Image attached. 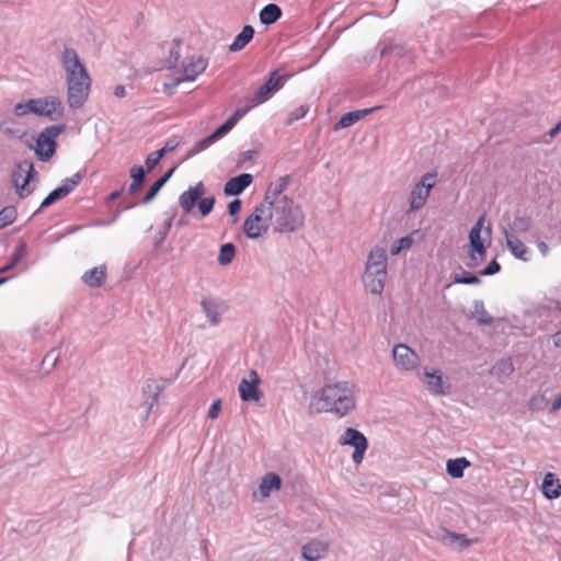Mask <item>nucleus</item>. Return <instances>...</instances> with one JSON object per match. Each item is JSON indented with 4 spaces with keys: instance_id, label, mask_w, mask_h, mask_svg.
<instances>
[{
    "instance_id": "nucleus-1",
    "label": "nucleus",
    "mask_w": 561,
    "mask_h": 561,
    "mask_svg": "<svg viewBox=\"0 0 561 561\" xmlns=\"http://www.w3.org/2000/svg\"><path fill=\"white\" fill-rule=\"evenodd\" d=\"M357 388L350 381L327 383L314 393L312 401L318 412H329L337 416H345L356 407Z\"/></svg>"
},
{
    "instance_id": "nucleus-2",
    "label": "nucleus",
    "mask_w": 561,
    "mask_h": 561,
    "mask_svg": "<svg viewBox=\"0 0 561 561\" xmlns=\"http://www.w3.org/2000/svg\"><path fill=\"white\" fill-rule=\"evenodd\" d=\"M388 277V254L382 247L370 249L365 263L362 282L366 291L380 296Z\"/></svg>"
},
{
    "instance_id": "nucleus-3",
    "label": "nucleus",
    "mask_w": 561,
    "mask_h": 561,
    "mask_svg": "<svg viewBox=\"0 0 561 561\" xmlns=\"http://www.w3.org/2000/svg\"><path fill=\"white\" fill-rule=\"evenodd\" d=\"M273 228L275 232H295L305 224V214L301 207L290 197L271 206Z\"/></svg>"
},
{
    "instance_id": "nucleus-4",
    "label": "nucleus",
    "mask_w": 561,
    "mask_h": 561,
    "mask_svg": "<svg viewBox=\"0 0 561 561\" xmlns=\"http://www.w3.org/2000/svg\"><path fill=\"white\" fill-rule=\"evenodd\" d=\"M272 222L271 206L263 202L244 219L242 229L249 239H259L266 233Z\"/></svg>"
},
{
    "instance_id": "nucleus-5",
    "label": "nucleus",
    "mask_w": 561,
    "mask_h": 561,
    "mask_svg": "<svg viewBox=\"0 0 561 561\" xmlns=\"http://www.w3.org/2000/svg\"><path fill=\"white\" fill-rule=\"evenodd\" d=\"M65 130V125H51L44 128L37 139L35 153L43 162L49 160L56 152V138Z\"/></svg>"
},
{
    "instance_id": "nucleus-6",
    "label": "nucleus",
    "mask_w": 561,
    "mask_h": 561,
    "mask_svg": "<svg viewBox=\"0 0 561 561\" xmlns=\"http://www.w3.org/2000/svg\"><path fill=\"white\" fill-rule=\"evenodd\" d=\"M34 175V164L30 160L18 162L12 170L11 182L15 193L20 198H25L32 194L33 190L28 187L30 181Z\"/></svg>"
},
{
    "instance_id": "nucleus-7",
    "label": "nucleus",
    "mask_w": 561,
    "mask_h": 561,
    "mask_svg": "<svg viewBox=\"0 0 561 561\" xmlns=\"http://www.w3.org/2000/svg\"><path fill=\"white\" fill-rule=\"evenodd\" d=\"M91 88L90 76L67 80V102L69 107L78 110L87 102Z\"/></svg>"
},
{
    "instance_id": "nucleus-8",
    "label": "nucleus",
    "mask_w": 561,
    "mask_h": 561,
    "mask_svg": "<svg viewBox=\"0 0 561 561\" xmlns=\"http://www.w3.org/2000/svg\"><path fill=\"white\" fill-rule=\"evenodd\" d=\"M436 176V172H427L422 175L420 181L411 191L410 207L408 213H414L425 205L430 193L435 185Z\"/></svg>"
},
{
    "instance_id": "nucleus-9",
    "label": "nucleus",
    "mask_w": 561,
    "mask_h": 561,
    "mask_svg": "<svg viewBox=\"0 0 561 561\" xmlns=\"http://www.w3.org/2000/svg\"><path fill=\"white\" fill-rule=\"evenodd\" d=\"M34 114L45 116L51 121H57L64 115V104L61 100L54 95L41 99H32Z\"/></svg>"
},
{
    "instance_id": "nucleus-10",
    "label": "nucleus",
    "mask_w": 561,
    "mask_h": 561,
    "mask_svg": "<svg viewBox=\"0 0 561 561\" xmlns=\"http://www.w3.org/2000/svg\"><path fill=\"white\" fill-rule=\"evenodd\" d=\"M340 444L354 447L352 459L356 465L363 461L364 455L368 448V442L362 432L352 427L346 428L340 438Z\"/></svg>"
},
{
    "instance_id": "nucleus-11",
    "label": "nucleus",
    "mask_w": 561,
    "mask_h": 561,
    "mask_svg": "<svg viewBox=\"0 0 561 561\" xmlns=\"http://www.w3.org/2000/svg\"><path fill=\"white\" fill-rule=\"evenodd\" d=\"M60 61L66 72V80L90 76L87 67L73 48L65 47L60 56Z\"/></svg>"
},
{
    "instance_id": "nucleus-12",
    "label": "nucleus",
    "mask_w": 561,
    "mask_h": 561,
    "mask_svg": "<svg viewBox=\"0 0 561 561\" xmlns=\"http://www.w3.org/2000/svg\"><path fill=\"white\" fill-rule=\"evenodd\" d=\"M82 181V174L80 172L75 173L72 176L67 178L62 181L61 185L53 190L42 202L39 208L35 211L38 214L42 209L49 207L57 201L68 196Z\"/></svg>"
},
{
    "instance_id": "nucleus-13",
    "label": "nucleus",
    "mask_w": 561,
    "mask_h": 561,
    "mask_svg": "<svg viewBox=\"0 0 561 561\" xmlns=\"http://www.w3.org/2000/svg\"><path fill=\"white\" fill-rule=\"evenodd\" d=\"M482 218H480L469 232V242L471 251L469 252L470 266H479L485 256V247L481 240Z\"/></svg>"
},
{
    "instance_id": "nucleus-14",
    "label": "nucleus",
    "mask_w": 561,
    "mask_h": 561,
    "mask_svg": "<svg viewBox=\"0 0 561 561\" xmlns=\"http://www.w3.org/2000/svg\"><path fill=\"white\" fill-rule=\"evenodd\" d=\"M393 362L397 368L408 371L419 364L417 354L405 344H397L392 351Z\"/></svg>"
},
{
    "instance_id": "nucleus-15",
    "label": "nucleus",
    "mask_w": 561,
    "mask_h": 561,
    "mask_svg": "<svg viewBox=\"0 0 561 561\" xmlns=\"http://www.w3.org/2000/svg\"><path fill=\"white\" fill-rule=\"evenodd\" d=\"M201 308L213 327H217L221 322V316L228 310L224 300L211 297H204L201 300Z\"/></svg>"
},
{
    "instance_id": "nucleus-16",
    "label": "nucleus",
    "mask_w": 561,
    "mask_h": 561,
    "mask_svg": "<svg viewBox=\"0 0 561 561\" xmlns=\"http://www.w3.org/2000/svg\"><path fill=\"white\" fill-rule=\"evenodd\" d=\"M250 379L243 378L238 387L240 398L243 402L259 401L262 392L259 389L261 379L255 370L249 374Z\"/></svg>"
},
{
    "instance_id": "nucleus-17",
    "label": "nucleus",
    "mask_w": 561,
    "mask_h": 561,
    "mask_svg": "<svg viewBox=\"0 0 561 561\" xmlns=\"http://www.w3.org/2000/svg\"><path fill=\"white\" fill-rule=\"evenodd\" d=\"M289 183V175H283L276 181L270 183L265 191L263 203L268 206H273V204L283 201L284 197H287L286 195H283V193L288 187Z\"/></svg>"
},
{
    "instance_id": "nucleus-18",
    "label": "nucleus",
    "mask_w": 561,
    "mask_h": 561,
    "mask_svg": "<svg viewBox=\"0 0 561 561\" xmlns=\"http://www.w3.org/2000/svg\"><path fill=\"white\" fill-rule=\"evenodd\" d=\"M329 542L319 539H312L301 547V554L306 561H320L329 552Z\"/></svg>"
},
{
    "instance_id": "nucleus-19",
    "label": "nucleus",
    "mask_w": 561,
    "mask_h": 561,
    "mask_svg": "<svg viewBox=\"0 0 561 561\" xmlns=\"http://www.w3.org/2000/svg\"><path fill=\"white\" fill-rule=\"evenodd\" d=\"M208 61L202 56H192L187 61L182 64V72L184 81H195L207 68Z\"/></svg>"
},
{
    "instance_id": "nucleus-20",
    "label": "nucleus",
    "mask_w": 561,
    "mask_h": 561,
    "mask_svg": "<svg viewBox=\"0 0 561 561\" xmlns=\"http://www.w3.org/2000/svg\"><path fill=\"white\" fill-rule=\"evenodd\" d=\"M205 192V186L203 182H198L194 186H190L185 192H183L179 197V203L182 209L185 213H190L197 201L202 197Z\"/></svg>"
},
{
    "instance_id": "nucleus-21",
    "label": "nucleus",
    "mask_w": 561,
    "mask_h": 561,
    "mask_svg": "<svg viewBox=\"0 0 561 561\" xmlns=\"http://www.w3.org/2000/svg\"><path fill=\"white\" fill-rule=\"evenodd\" d=\"M378 108H379V106H374V107L347 112V113L343 114L340 117V119L334 124L333 129L336 131V130H340L343 128L351 127L358 121L363 119L367 115L377 111Z\"/></svg>"
},
{
    "instance_id": "nucleus-22",
    "label": "nucleus",
    "mask_w": 561,
    "mask_h": 561,
    "mask_svg": "<svg viewBox=\"0 0 561 561\" xmlns=\"http://www.w3.org/2000/svg\"><path fill=\"white\" fill-rule=\"evenodd\" d=\"M253 176L249 173H242L238 176L228 180L224 186V193L227 196H236L241 194L248 186L251 185Z\"/></svg>"
},
{
    "instance_id": "nucleus-23",
    "label": "nucleus",
    "mask_w": 561,
    "mask_h": 561,
    "mask_svg": "<svg viewBox=\"0 0 561 561\" xmlns=\"http://www.w3.org/2000/svg\"><path fill=\"white\" fill-rule=\"evenodd\" d=\"M503 234L508 250L516 259L524 262L530 260L528 248L517 237L511 233L506 228H503Z\"/></svg>"
},
{
    "instance_id": "nucleus-24",
    "label": "nucleus",
    "mask_w": 561,
    "mask_h": 561,
    "mask_svg": "<svg viewBox=\"0 0 561 561\" xmlns=\"http://www.w3.org/2000/svg\"><path fill=\"white\" fill-rule=\"evenodd\" d=\"M164 385L157 380H149L144 387V393L146 396L145 405L147 408V416L151 412L152 408L158 403L159 396L163 391Z\"/></svg>"
},
{
    "instance_id": "nucleus-25",
    "label": "nucleus",
    "mask_w": 561,
    "mask_h": 561,
    "mask_svg": "<svg viewBox=\"0 0 561 561\" xmlns=\"http://www.w3.org/2000/svg\"><path fill=\"white\" fill-rule=\"evenodd\" d=\"M541 491L548 500H554L561 496V483L552 472H547L543 477Z\"/></svg>"
},
{
    "instance_id": "nucleus-26",
    "label": "nucleus",
    "mask_w": 561,
    "mask_h": 561,
    "mask_svg": "<svg viewBox=\"0 0 561 561\" xmlns=\"http://www.w3.org/2000/svg\"><path fill=\"white\" fill-rule=\"evenodd\" d=\"M28 248L24 239H20L10 255L9 262L0 268V273L8 272L16 266L27 254Z\"/></svg>"
},
{
    "instance_id": "nucleus-27",
    "label": "nucleus",
    "mask_w": 561,
    "mask_h": 561,
    "mask_svg": "<svg viewBox=\"0 0 561 561\" xmlns=\"http://www.w3.org/2000/svg\"><path fill=\"white\" fill-rule=\"evenodd\" d=\"M424 375L427 378V389L431 393L438 396L446 392L444 388L443 376L438 369H425Z\"/></svg>"
},
{
    "instance_id": "nucleus-28",
    "label": "nucleus",
    "mask_w": 561,
    "mask_h": 561,
    "mask_svg": "<svg viewBox=\"0 0 561 561\" xmlns=\"http://www.w3.org/2000/svg\"><path fill=\"white\" fill-rule=\"evenodd\" d=\"M280 484L282 480L279 476L274 472H268L262 478L259 490L263 497H267L273 491L279 490Z\"/></svg>"
},
{
    "instance_id": "nucleus-29",
    "label": "nucleus",
    "mask_w": 561,
    "mask_h": 561,
    "mask_svg": "<svg viewBox=\"0 0 561 561\" xmlns=\"http://www.w3.org/2000/svg\"><path fill=\"white\" fill-rule=\"evenodd\" d=\"M105 275L106 268L104 265L95 266L83 274L82 280L90 287H100L105 279Z\"/></svg>"
},
{
    "instance_id": "nucleus-30",
    "label": "nucleus",
    "mask_w": 561,
    "mask_h": 561,
    "mask_svg": "<svg viewBox=\"0 0 561 561\" xmlns=\"http://www.w3.org/2000/svg\"><path fill=\"white\" fill-rule=\"evenodd\" d=\"M254 28L251 25L243 26L242 31L234 37L229 45L230 51H239L243 49L253 38Z\"/></svg>"
},
{
    "instance_id": "nucleus-31",
    "label": "nucleus",
    "mask_w": 561,
    "mask_h": 561,
    "mask_svg": "<svg viewBox=\"0 0 561 561\" xmlns=\"http://www.w3.org/2000/svg\"><path fill=\"white\" fill-rule=\"evenodd\" d=\"M260 22L264 25H272L282 16L280 8L275 3H268L260 11Z\"/></svg>"
},
{
    "instance_id": "nucleus-32",
    "label": "nucleus",
    "mask_w": 561,
    "mask_h": 561,
    "mask_svg": "<svg viewBox=\"0 0 561 561\" xmlns=\"http://www.w3.org/2000/svg\"><path fill=\"white\" fill-rule=\"evenodd\" d=\"M470 466V461L465 457L449 459L446 465L447 473L455 479H459L463 476V470Z\"/></svg>"
},
{
    "instance_id": "nucleus-33",
    "label": "nucleus",
    "mask_w": 561,
    "mask_h": 561,
    "mask_svg": "<svg viewBox=\"0 0 561 561\" xmlns=\"http://www.w3.org/2000/svg\"><path fill=\"white\" fill-rule=\"evenodd\" d=\"M376 49L379 51L381 57L401 56L404 51V47L402 45L388 41L387 38L381 39Z\"/></svg>"
},
{
    "instance_id": "nucleus-34",
    "label": "nucleus",
    "mask_w": 561,
    "mask_h": 561,
    "mask_svg": "<svg viewBox=\"0 0 561 561\" xmlns=\"http://www.w3.org/2000/svg\"><path fill=\"white\" fill-rule=\"evenodd\" d=\"M514 371V366L511 358L500 359L492 368L491 373L495 375L501 381L508 378Z\"/></svg>"
},
{
    "instance_id": "nucleus-35",
    "label": "nucleus",
    "mask_w": 561,
    "mask_h": 561,
    "mask_svg": "<svg viewBox=\"0 0 561 561\" xmlns=\"http://www.w3.org/2000/svg\"><path fill=\"white\" fill-rule=\"evenodd\" d=\"M472 317L478 321L479 324L488 325L493 323V318L489 314L484 305L480 300L473 302Z\"/></svg>"
},
{
    "instance_id": "nucleus-36",
    "label": "nucleus",
    "mask_w": 561,
    "mask_h": 561,
    "mask_svg": "<svg viewBox=\"0 0 561 561\" xmlns=\"http://www.w3.org/2000/svg\"><path fill=\"white\" fill-rule=\"evenodd\" d=\"M533 220L528 216H518L513 219L510 224L511 233H524L527 232L531 227Z\"/></svg>"
},
{
    "instance_id": "nucleus-37",
    "label": "nucleus",
    "mask_w": 561,
    "mask_h": 561,
    "mask_svg": "<svg viewBox=\"0 0 561 561\" xmlns=\"http://www.w3.org/2000/svg\"><path fill=\"white\" fill-rule=\"evenodd\" d=\"M274 93L275 92L271 90V88L263 83L250 99L251 106L255 107L265 103L273 96Z\"/></svg>"
},
{
    "instance_id": "nucleus-38",
    "label": "nucleus",
    "mask_w": 561,
    "mask_h": 561,
    "mask_svg": "<svg viewBox=\"0 0 561 561\" xmlns=\"http://www.w3.org/2000/svg\"><path fill=\"white\" fill-rule=\"evenodd\" d=\"M236 255V247L232 243H225L220 247L218 263L222 266L230 264Z\"/></svg>"
},
{
    "instance_id": "nucleus-39",
    "label": "nucleus",
    "mask_w": 561,
    "mask_h": 561,
    "mask_svg": "<svg viewBox=\"0 0 561 561\" xmlns=\"http://www.w3.org/2000/svg\"><path fill=\"white\" fill-rule=\"evenodd\" d=\"M288 77L289 76H280L278 70H274L270 73L264 84L271 88V90H273L274 92H277L283 88L284 82Z\"/></svg>"
},
{
    "instance_id": "nucleus-40",
    "label": "nucleus",
    "mask_w": 561,
    "mask_h": 561,
    "mask_svg": "<svg viewBox=\"0 0 561 561\" xmlns=\"http://www.w3.org/2000/svg\"><path fill=\"white\" fill-rule=\"evenodd\" d=\"M18 217V210L14 206H5L0 210V225L2 228L11 225Z\"/></svg>"
},
{
    "instance_id": "nucleus-41",
    "label": "nucleus",
    "mask_w": 561,
    "mask_h": 561,
    "mask_svg": "<svg viewBox=\"0 0 561 561\" xmlns=\"http://www.w3.org/2000/svg\"><path fill=\"white\" fill-rule=\"evenodd\" d=\"M214 142H216L215 138H213L211 134L207 137L199 139L194 144V146L190 149L187 153V158H191L204 150H206L209 146H211Z\"/></svg>"
},
{
    "instance_id": "nucleus-42",
    "label": "nucleus",
    "mask_w": 561,
    "mask_h": 561,
    "mask_svg": "<svg viewBox=\"0 0 561 561\" xmlns=\"http://www.w3.org/2000/svg\"><path fill=\"white\" fill-rule=\"evenodd\" d=\"M412 244L413 238L411 234L402 237L392 244L390 253L393 256L398 255L401 251L410 249Z\"/></svg>"
},
{
    "instance_id": "nucleus-43",
    "label": "nucleus",
    "mask_w": 561,
    "mask_h": 561,
    "mask_svg": "<svg viewBox=\"0 0 561 561\" xmlns=\"http://www.w3.org/2000/svg\"><path fill=\"white\" fill-rule=\"evenodd\" d=\"M453 282L455 284H465V285H479L481 283L480 278L469 272L463 271L461 274H454Z\"/></svg>"
},
{
    "instance_id": "nucleus-44",
    "label": "nucleus",
    "mask_w": 561,
    "mask_h": 561,
    "mask_svg": "<svg viewBox=\"0 0 561 561\" xmlns=\"http://www.w3.org/2000/svg\"><path fill=\"white\" fill-rule=\"evenodd\" d=\"M180 45H181V41L175 39L174 41V45L170 49V56H169V58L167 60V68L168 69L176 68L179 59L181 57Z\"/></svg>"
},
{
    "instance_id": "nucleus-45",
    "label": "nucleus",
    "mask_w": 561,
    "mask_h": 561,
    "mask_svg": "<svg viewBox=\"0 0 561 561\" xmlns=\"http://www.w3.org/2000/svg\"><path fill=\"white\" fill-rule=\"evenodd\" d=\"M308 112H309V105L302 104V105L298 106L297 108L293 110L288 114L286 124L291 125L294 122L304 118Z\"/></svg>"
},
{
    "instance_id": "nucleus-46",
    "label": "nucleus",
    "mask_w": 561,
    "mask_h": 561,
    "mask_svg": "<svg viewBox=\"0 0 561 561\" xmlns=\"http://www.w3.org/2000/svg\"><path fill=\"white\" fill-rule=\"evenodd\" d=\"M232 119L233 118H228L224 124H221L211 133V136L216 141L226 136L234 127Z\"/></svg>"
},
{
    "instance_id": "nucleus-47",
    "label": "nucleus",
    "mask_w": 561,
    "mask_h": 561,
    "mask_svg": "<svg viewBox=\"0 0 561 561\" xmlns=\"http://www.w3.org/2000/svg\"><path fill=\"white\" fill-rule=\"evenodd\" d=\"M214 205H215V197L211 196V197H205V198H199V202H198V209L202 214L203 217H206L207 215H209L214 208Z\"/></svg>"
},
{
    "instance_id": "nucleus-48",
    "label": "nucleus",
    "mask_w": 561,
    "mask_h": 561,
    "mask_svg": "<svg viewBox=\"0 0 561 561\" xmlns=\"http://www.w3.org/2000/svg\"><path fill=\"white\" fill-rule=\"evenodd\" d=\"M162 181L159 179L149 187L147 194L144 196L141 204L150 203L159 193V191L163 187Z\"/></svg>"
},
{
    "instance_id": "nucleus-49",
    "label": "nucleus",
    "mask_w": 561,
    "mask_h": 561,
    "mask_svg": "<svg viewBox=\"0 0 561 561\" xmlns=\"http://www.w3.org/2000/svg\"><path fill=\"white\" fill-rule=\"evenodd\" d=\"M129 172H130V176H131V182H134V183L136 182V183L142 185V183L145 182V179H146L145 169L141 165H134Z\"/></svg>"
},
{
    "instance_id": "nucleus-50",
    "label": "nucleus",
    "mask_w": 561,
    "mask_h": 561,
    "mask_svg": "<svg viewBox=\"0 0 561 561\" xmlns=\"http://www.w3.org/2000/svg\"><path fill=\"white\" fill-rule=\"evenodd\" d=\"M30 113L34 114V110H33V105H32V99L28 100L27 102L18 103L14 106V114L16 116H25V115H27Z\"/></svg>"
},
{
    "instance_id": "nucleus-51",
    "label": "nucleus",
    "mask_w": 561,
    "mask_h": 561,
    "mask_svg": "<svg viewBox=\"0 0 561 561\" xmlns=\"http://www.w3.org/2000/svg\"><path fill=\"white\" fill-rule=\"evenodd\" d=\"M184 82V79L182 77H178L175 79H173L171 82H164L163 83V92L167 94V95H172L174 94L176 88L182 83Z\"/></svg>"
},
{
    "instance_id": "nucleus-52",
    "label": "nucleus",
    "mask_w": 561,
    "mask_h": 561,
    "mask_svg": "<svg viewBox=\"0 0 561 561\" xmlns=\"http://www.w3.org/2000/svg\"><path fill=\"white\" fill-rule=\"evenodd\" d=\"M500 270H501V265H500V263L494 259V260H492V261L486 265V267H485V268H483V270L481 271V273H480V274H481L482 276H491V275H494V274L499 273V272H500Z\"/></svg>"
},
{
    "instance_id": "nucleus-53",
    "label": "nucleus",
    "mask_w": 561,
    "mask_h": 561,
    "mask_svg": "<svg viewBox=\"0 0 561 561\" xmlns=\"http://www.w3.org/2000/svg\"><path fill=\"white\" fill-rule=\"evenodd\" d=\"M221 411V400L220 399H217L215 400L209 410H208V414L207 416L210 419V420H215L218 417L219 413Z\"/></svg>"
},
{
    "instance_id": "nucleus-54",
    "label": "nucleus",
    "mask_w": 561,
    "mask_h": 561,
    "mask_svg": "<svg viewBox=\"0 0 561 561\" xmlns=\"http://www.w3.org/2000/svg\"><path fill=\"white\" fill-rule=\"evenodd\" d=\"M447 535H448V537L451 538L453 542L459 541L461 549L467 548L470 545V540L465 535L455 534V533H447Z\"/></svg>"
},
{
    "instance_id": "nucleus-55",
    "label": "nucleus",
    "mask_w": 561,
    "mask_h": 561,
    "mask_svg": "<svg viewBox=\"0 0 561 561\" xmlns=\"http://www.w3.org/2000/svg\"><path fill=\"white\" fill-rule=\"evenodd\" d=\"M160 158L153 152H151L150 154H148L147 159H146V167H147V170L148 171H151L153 170L160 162Z\"/></svg>"
},
{
    "instance_id": "nucleus-56",
    "label": "nucleus",
    "mask_w": 561,
    "mask_h": 561,
    "mask_svg": "<svg viewBox=\"0 0 561 561\" xmlns=\"http://www.w3.org/2000/svg\"><path fill=\"white\" fill-rule=\"evenodd\" d=\"M241 201L236 198L228 204V213L230 216H236L241 210Z\"/></svg>"
},
{
    "instance_id": "nucleus-57",
    "label": "nucleus",
    "mask_w": 561,
    "mask_h": 561,
    "mask_svg": "<svg viewBox=\"0 0 561 561\" xmlns=\"http://www.w3.org/2000/svg\"><path fill=\"white\" fill-rule=\"evenodd\" d=\"M58 359H59V354L57 353L56 350H51L44 357L43 364H45L46 362H51V367H55L57 362H58Z\"/></svg>"
},
{
    "instance_id": "nucleus-58",
    "label": "nucleus",
    "mask_w": 561,
    "mask_h": 561,
    "mask_svg": "<svg viewBox=\"0 0 561 561\" xmlns=\"http://www.w3.org/2000/svg\"><path fill=\"white\" fill-rule=\"evenodd\" d=\"M171 224H172V219L169 218L168 220H165L163 228L159 231V240L161 242L167 238L169 230L171 228Z\"/></svg>"
},
{
    "instance_id": "nucleus-59",
    "label": "nucleus",
    "mask_w": 561,
    "mask_h": 561,
    "mask_svg": "<svg viewBox=\"0 0 561 561\" xmlns=\"http://www.w3.org/2000/svg\"><path fill=\"white\" fill-rule=\"evenodd\" d=\"M127 94L126 89L124 85H116L114 89V95L118 99L125 98Z\"/></svg>"
},
{
    "instance_id": "nucleus-60",
    "label": "nucleus",
    "mask_w": 561,
    "mask_h": 561,
    "mask_svg": "<svg viewBox=\"0 0 561 561\" xmlns=\"http://www.w3.org/2000/svg\"><path fill=\"white\" fill-rule=\"evenodd\" d=\"M245 114V111L242 108H238L229 118H233V125L238 123V121Z\"/></svg>"
},
{
    "instance_id": "nucleus-61",
    "label": "nucleus",
    "mask_w": 561,
    "mask_h": 561,
    "mask_svg": "<svg viewBox=\"0 0 561 561\" xmlns=\"http://www.w3.org/2000/svg\"><path fill=\"white\" fill-rule=\"evenodd\" d=\"M179 146V142L173 140V139H169L164 145L163 147L168 150V152H171L173 151L176 147Z\"/></svg>"
},
{
    "instance_id": "nucleus-62",
    "label": "nucleus",
    "mask_w": 561,
    "mask_h": 561,
    "mask_svg": "<svg viewBox=\"0 0 561 561\" xmlns=\"http://www.w3.org/2000/svg\"><path fill=\"white\" fill-rule=\"evenodd\" d=\"M537 247H538V250L540 251V253L543 256H546L549 253V247H548V244L545 241H539L537 243Z\"/></svg>"
},
{
    "instance_id": "nucleus-63",
    "label": "nucleus",
    "mask_w": 561,
    "mask_h": 561,
    "mask_svg": "<svg viewBox=\"0 0 561 561\" xmlns=\"http://www.w3.org/2000/svg\"><path fill=\"white\" fill-rule=\"evenodd\" d=\"M561 130V121L553 127L551 128L547 135L550 137V138H554L559 131Z\"/></svg>"
},
{
    "instance_id": "nucleus-64",
    "label": "nucleus",
    "mask_w": 561,
    "mask_h": 561,
    "mask_svg": "<svg viewBox=\"0 0 561 561\" xmlns=\"http://www.w3.org/2000/svg\"><path fill=\"white\" fill-rule=\"evenodd\" d=\"M174 171H175V167L168 170L162 176L159 178V180L162 181L163 184H165L169 181V179L172 176Z\"/></svg>"
}]
</instances>
